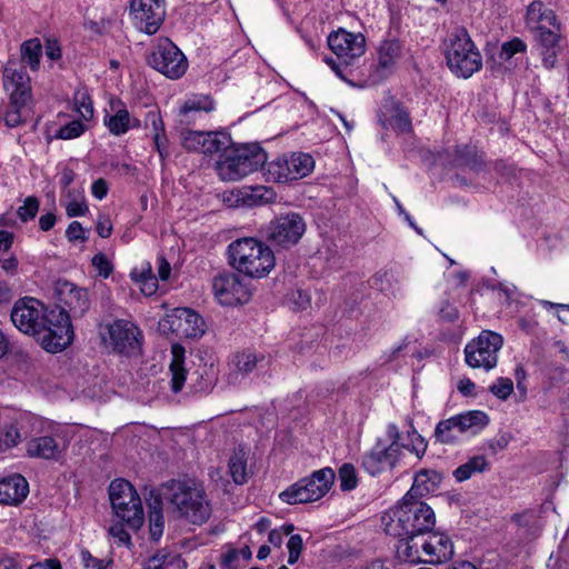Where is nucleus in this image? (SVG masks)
Wrapping results in <instances>:
<instances>
[{
	"label": "nucleus",
	"mask_w": 569,
	"mask_h": 569,
	"mask_svg": "<svg viewBox=\"0 0 569 569\" xmlns=\"http://www.w3.org/2000/svg\"><path fill=\"white\" fill-rule=\"evenodd\" d=\"M490 391L499 399L506 400L513 391L512 380L509 378H499L497 382L490 387Z\"/></svg>",
	"instance_id": "nucleus-53"
},
{
	"label": "nucleus",
	"mask_w": 569,
	"mask_h": 569,
	"mask_svg": "<svg viewBox=\"0 0 569 569\" xmlns=\"http://www.w3.org/2000/svg\"><path fill=\"white\" fill-rule=\"evenodd\" d=\"M112 349L124 356H136L141 351L142 335L139 328L127 320H116L107 326Z\"/></svg>",
	"instance_id": "nucleus-15"
},
{
	"label": "nucleus",
	"mask_w": 569,
	"mask_h": 569,
	"mask_svg": "<svg viewBox=\"0 0 569 569\" xmlns=\"http://www.w3.org/2000/svg\"><path fill=\"white\" fill-rule=\"evenodd\" d=\"M64 450L66 447L60 445L53 436L34 437L26 442V455L29 458L59 460Z\"/></svg>",
	"instance_id": "nucleus-22"
},
{
	"label": "nucleus",
	"mask_w": 569,
	"mask_h": 569,
	"mask_svg": "<svg viewBox=\"0 0 569 569\" xmlns=\"http://www.w3.org/2000/svg\"><path fill=\"white\" fill-rule=\"evenodd\" d=\"M315 167L313 158L308 153L282 156L268 164V174L276 182H289L308 176Z\"/></svg>",
	"instance_id": "nucleus-13"
},
{
	"label": "nucleus",
	"mask_w": 569,
	"mask_h": 569,
	"mask_svg": "<svg viewBox=\"0 0 569 569\" xmlns=\"http://www.w3.org/2000/svg\"><path fill=\"white\" fill-rule=\"evenodd\" d=\"M3 87L9 92L13 103L31 101L30 78L22 64L8 61L3 68Z\"/></svg>",
	"instance_id": "nucleus-20"
},
{
	"label": "nucleus",
	"mask_w": 569,
	"mask_h": 569,
	"mask_svg": "<svg viewBox=\"0 0 569 569\" xmlns=\"http://www.w3.org/2000/svg\"><path fill=\"white\" fill-rule=\"evenodd\" d=\"M21 440V435L16 423L6 425L0 433V446L4 448H12Z\"/></svg>",
	"instance_id": "nucleus-48"
},
{
	"label": "nucleus",
	"mask_w": 569,
	"mask_h": 569,
	"mask_svg": "<svg viewBox=\"0 0 569 569\" xmlns=\"http://www.w3.org/2000/svg\"><path fill=\"white\" fill-rule=\"evenodd\" d=\"M31 101L21 100L19 102L13 103V99H10L9 106L4 113V122L8 127L14 128L22 123L23 118L26 117V112L28 111L29 104Z\"/></svg>",
	"instance_id": "nucleus-42"
},
{
	"label": "nucleus",
	"mask_w": 569,
	"mask_h": 569,
	"mask_svg": "<svg viewBox=\"0 0 569 569\" xmlns=\"http://www.w3.org/2000/svg\"><path fill=\"white\" fill-rule=\"evenodd\" d=\"M267 153L258 143L229 146L217 162L218 174L223 180H239L262 168Z\"/></svg>",
	"instance_id": "nucleus-7"
},
{
	"label": "nucleus",
	"mask_w": 569,
	"mask_h": 569,
	"mask_svg": "<svg viewBox=\"0 0 569 569\" xmlns=\"http://www.w3.org/2000/svg\"><path fill=\"white\" fill-rule=\"evenodd\" d=\"M390 111V108L387 104H385L383 108H381L378 112V123L380 124L382 130H385V133H382L381 136L383 140L388 137L389 124L391 123V118L389 116Z\"/></svg>",
	"instance_id": "nucleus-61"
},
{
	"label": "nucleus",
	"mask_w": 569,
	"mask_h": 569,
	"mask_svg": "<svg viewBox=\"0 0 569 569\" xmlns=\"http://www.w3.org/2000/svg\"><path fill=\"white\" fill-rule=\"evenodd\" d=\"M190 388L194 393H208L217 383L218 372L213 366L200 365L190 375Z\"/></svg>",
	"instance_id": "nucleus-29"
},
{
	"label": "nucleus",
	"mask_w": 569,
	"mask_h": 569,
	"mask_svg": "<svg viewBox=\"0 0 569 569\" xmlns=\"http://www.w3.org/2000/svg\"><path fill=\"white\" fill-rule=\"evenodd\" d=\"M538 41L541 47L542 61L546 68H552L557 60V47L559 42V27L549 24L537 26Z\"/></svg>",
	"instance_id": "nucleus-24"
},
{
	"label": "nucleus",
	"mask_w": 569,
	"mask_h": 569,
	"mask_svg": "<svg viewBox=\"0 0 569 569\" xmlns=\"http://www.w3.org/2000/svg\"><path fill=\"white\" fill-rule=\"evenodd\" d=\"M395 445L410 450L416 453L419 459L426 453L428 446L423 437H421L413 428L411 420L408 423L406 435L393 430V446Z\"/></svg>",
	"instance_id": "nucleus-30"
},
{
	"label": "nucleus",
	"mask_w": 569,
	"mask_h": 569,
	"mask_svg": "<svg viewBox=\"0 0 569 569\" xmlns=\"http://www.w3.org/2000/svg\"><path fill=\"white\" fill-rule=\"evenodd\" d=\"M146 127L149 124L152 127L153 143L159 152V156L163 159L168 156V139L164 132V126L162 118L157 111H149L144 119Z\"/></svg>",
	"instance_id": "nucleus-33"
},
{
	"label": "nucleus",
	"mask_w": 569,
	"mask_h": 569,
	"mask_svg": "<svg viewBox=\"0 0 569 569\" xmlns=\"http://www.w3.org/2000/svg\"><path fill=\"white\" fill-rule=\"evenodd\" d=\"M527 20L529 23H538V26L549 24L555 27L556 16L541 1H533L527 9Z\"/></svg>",
	"instance_id": "nucleus-38"
},
{
	"label": "nucleus",
	"mask_w": 569,
	"mask_h": 569,
	"mask_svg": "<svg viewBox=\"0 0 569 569\" xmlns=\"http://www.w3.org/2000/svg\"><path fill=\"white\" fill-rule=\"evenodd\" d=\"M111 506L123 522L132 529H139L143 523L141 499L132 485L123 479H116L109 486Z\"/></svg>",
	"instance_id": "nucleus-9"
},
{
	"label": "nucleus",
	"mask_w": 569,
	"mask_h": 569,
	"mask_svg": "<svg viewBox=\"0 0 569 569\" xmlns=\"http://www.w3.org/2000/svg\"><path fill=\"white\" fill-rule=\"evenodd\" d=\"M439 313L440 317L448 322H453L459 318L458 309L448 301L442 303Z\"/></svg>",
	"instance_id": "nucleus-59"
},
{
	"label": "nucleus",
	"mask_w": 569,
	"mask_h": 569,
	"mask_svg": "<svg viewBox=\"0 0 569 569\" xmlns=\"http://www.w3.org/2000/svg\"><path fill=\"white\" fill-rule=\"evenodd\" d=\"M391 74V41L383 40L377 50V64L373 67L370 78L373 82L388 79Z\"/></svg>",
	"instance_id": "nucleus-34"
},
{
	"label": "nucleus",
	"mask_w": 569,
	"mask_h": 569,
	"mask_svg": "<svg viewBox=\"0 0 569 569\" xmlns=\"http://www.w3.org/2000/svg\"><path fill=\"white\" fill-rule=\"evenodd\" d=\"M488 466L489 463L485 456H473L453 471V477L458 482H462L470 479L477 472H483Z\"/></svg>",
	"instance_id": "nucleus-37"
},
{
	"label": "nucleus",
	"mask_w": 569,
	"mask_h": 569,
	"mask_svg": "<svg viewBox=\"0 0 569 569\" xmlns=\"http://www.w3.org/2000/svg\"><path fill=\"white\" fill-rule=\"evenodd\" d=\"M229 263L239 273L249 278H264L276 266L273 251L261 240L240 238L228 246Z\"/></svg>",
	"instance_id": "nucleus-3"
},
{
	"label": "nucleus",
	"mask_w": 569,
	"mask_h": 569,
	"mask_svg": "<svg viewBox=\"0 0 569 569\" xmlns=\"http://www.w3.org/2000/svg\"><path fill=\"white\" fill-rule=\"evenodd\" d=\"M109 533L118 539V542L120 545H130L131 542V538H130V535L124 530V528L122 527V525H114L112 527H110L109 529Z\"/></svg>",
	"instance_id": "nucleus-60"
},
{
	"label": "nucleus",
	"mask_w": 569,
	"mask_h": 569,
	"mask_svg": "<svg viewBox=\"0 0 569 569\" xmlns=\"http://www.w3.org/2000/svg\"><path fill=\"white\" fill-rule=\"evenodd\" d=\"M238 196V201L249 207L273 202L277 197L274 190L266 186L243 187Z\"/></svg>",
	"instance_id": "nucleus-32"
},
{
	"label": "nucleus",
	"mask_w": 569,
	"mask_h": 569,
	"mask_svg": "<svg viewBox=\"0 0 569 569\" xmlns=\"http://www.w3.org/2000/svg\"><path fill=\"white\" fill-rule=\"evenodd\" d=\"M396 557L411 563L442 565L452 559L455 547L451 538L441 531H423L407 542L396 543Z\"/></svg>",
	"instance_id": "nucleus-2"
},
{
	"label": "nucleus",
	"mask_w": 569,
	"mask_h": 569,
	"mask_svg": "<svg viewBox=\"0 0 569 569\" xmlns=\"http://www.w3.org/2000/svg\"><path fill=\"white\" fill-rule=\"evenodd\" d=\"M443 476L441 472L432 469L419 470L413 479V483L409 489V498H422L430 492L436 491L442 482Z\"/></svg>",
	"instance_id": "nucleus-25"
},
{
	"label": "nucleus",
	"mask_w": 569,
	"mask_h": 569,
	"mask_svg": "<svg viewBox=\"0 0 569 569\" xmlns=\"http://www.w3.org/2000/svg\"><path fill=\"white\" fill-rule=\"evenodd\" d=\"M340 488L342 491H350L358 485L356 468L351 463H343L339 469Z\"/></svg>",
	"instance_id": "nucleus-45"
},
{
	"label": "nucleus",
	"mask_w": 569,
	"mask_h": 569,
	"mask_svg": "<svg viewBox=\"0 0 569 569\" xmlns=\"http://www.w3.org/2000/svg\"><path fill=\"white\" fill-rule=\"evenodd\" d=\"M170 371H171V375H172V378H171V389L173 392H179L181 391L184 382H186V379H187V371L186 369L183 368V366L177 363V362H171L170 363Z\"/></svg>",
	"instance_id": "nucleus-52"
},
{
	"label": "nucleus",
	"mask_w": 569,
	"mask_h": 569,
	"mask_svg": "<svg viewBox=\"0 0 569 569\" xmlns=\"http://www.w3.org/2000/svg\"><path fill=\"white\" fill-rule=\"evenodd\" d=\"M335 479L336 473L331 468H322L289 486L279 498L288 505L317 501L327 495Z\"/></svg>",
	"instance_id": "nucleus-8"
},
{
	"label": "nucleus",
	"mask_w": 569,
	"mask_h": 569,
	"mask_svg": "<svg viewBox=\"0 0 569 569\" xmlns=\"http://www.w3.org/2000/svg\"><path fill=\"white\" fill-rule=\"evenodd\" d=\"M328 46L338 59L346 64H350L365 53L366 40L361 33L339 29L329 34Z\"/></svg>",
	"instance_id": "nucleus-19"
},
{
	"label": "nucleus",
	"mask_w": 569,
	"mask_h": 569,
	"mask_svg": "<svg viewBox=\"0 0 569 569\" xmlns=\"http://www.w3.org/2000/svg\"><path fill=\"white\" fill-rule=\"evenodd\" d=\"M42 47L38 39H30L21 46L22 61L30 67L31 70H37L40 63Z\"/></svg>",
	"instance_id": "nucleus-41"
},
{
	"label": "nucleus",
	"mask_w": 569,
	"mask_h": 569,
	"mask_svg": "<svg viewBox=\"0 0 569 569\" xmlns=\"http://www.w3.org/2000/svg\"><path fill=\"white\" fill-rule=\"evenodd\" d=\"M287 548L289 551L288 563L293 565L298 561L303 548L302 537L292 535L288 540Z\"/></svg>",
	"instance_id": "nucleus-54"
},
{
	"label": "nucleus",
	"mask_w": 569,
	"mask_h": 569,
	"mask_svg": "<svg viewBox=\"0 0 569 569\" xmlns=\"http://www.w3.org/2000/svg\"><path fill=\"white\" fill-rule=\"evenodd\" d=\"M264 356H257L250 351L237 352L232 356L230 365L234 370L242 375H248L253 371L258 362L263 361Z\"/></svg>",
	"instance_id": "nucleus-39"
},
{
	"label": "nucleus",
	"mask_w": 569,
	"mask_h": 569,
	"mask_svg": "<svg viewBox=\"0 0 569 569\" xmlns=\"http://www.w3.org/2000/svg\"><path fill=\"white\" fill-rule=\"evenodd\" d=\"M28 569H62L58 559H47L42 562L31 565Z\"/></svg>",
	"instance_id": "nucleus-64"
},
{
	"label": "nucleus",
	"mask_w": 569,
	"mask_h": 569,
	"mask_svg": "<svg viewBox=\"0 0 569 569\" xmlns=\"http://www.w3.org/2000/svg\"><path fill=\"white\" fill-rule=\"evenodd\" d=\"M212 288L218 301L223 306L242 305L251 297L248 286L233 272L218 274L213 279Z\"/></svg>",
	"instance_id": "nucleus-16"
},
{
	"label": "nucleus",
	"mask_w": 569,
	"mask_h": 569,
	"mask_svg": "<svg viewBox=\"0 0 569 569\" xmlns=\"http://www.w3.org/2000/svg\"><path fill=\"white\" fill-rule=\"evenodd\" d=\"M206 131L187 130L182 132V146L188 151L200 152Z\"/></svg>",
	"instance_id": "nucleus-47"
},
{
	"label": "nucleus",
	"mask_w": 569,
	"mask_h": 569,
	"mask_svg": "<svg viewBox=\"0 0 569 569\" xmlns=\"http://www.w3.org/2000/svg\"><path fill=\"white\" fill-rule=\"evenodd\" d=\"M80 556L84 569H108L111 563V561L93 557L88 550H81Z\"/></svg>",
	"instance_id": "nucleus-55"
},
{
	"label": "nucleus",
	"mask_w": 569,
	"mask_h": 569,
	"mask_svg": "<svg viewBox=\"0 0 569 569\" xmlns=\"http://www.w3.org/2000/svg\"><path fill=\"white\" fill-rule=\"evenodd\" d=\"M103 121L113 136L124 134L130 128H139L141 126L140 120L131 117L126 108L117 110L112 116H106Z\"/></svg>",
	"instance_id": "nucleus-31"
},
{
	"label": "nucleus",
	"mask_w": 569,
	"mask_h": 569,
	"mask_svg": "<svg viewBox=\"0 0 569 569\" xmlns=\"http://www.w3.org/2000/svg\"><path fill=\"white\" fill-rule=\"evenodd\" d=\"M150 535L153 540H159L163 533L164 519L162 515V501L159 497L149 505Z\"/></svg>",
	"instance_id": "nucleus-40"
},
{
	"label": "nucleus",
	"mask_w": 569,
	"mask_h": 569,
	"mask_svg": "<svg viewBox=\"0 0 569 569\" xmlns=\"http://www.w3.org/2000/svg\"><path fill=\"white\" fill-rule=\"evenodd\" d=\"M510 439L511 437L508 433L498 435L497 437L488 440L487 449L491 455H497L508 447Z\"/></svg>",
	"instance_id": "nucleus-57"
},
{
	"label": "nucleus",
	"mask_w": 569,
	"mask_h": 569,
	"mask_svg": "<svg viewBox=\"0 0 569 569\" xmlns=\"http://www.w3.org/2000/svg\"><path fill=\"white\" fill-rule=\"evenodd\" d=\"M130 12L136 26L148 34H154L164 19L163 0H130Z\"/></svg>",
	"instance_id": "nucleus-17"
},
{
	"label": "nucleus",
	"mask_w": 569,
	"mask_h": 569,
	"mask_svg": "<svg viewBox=\"0 0 569 569\" xmlns=\"http://www.w3.org/2000/svg\"><path fill=\"white\" fill-rule=\"evenodd\" d=\"M206 138L202 141L201 153L211 156L221 152L224 153L231 144L230 137L227 133L219 131H208L204 133Z\"/></svg>",
	"instance_id": "nucleus-36"
},
{
	"label": "nucleus",
	"mask_w": 569,
	"mask_h": 569,
	"mask_svg": "<svg viewBox=\"0 0 569 569\" xmlns=\"http://www.w3.org/2000/svg\"><path fill=\"white\" fill-rule=\"evenodd\" d=\"M161 326L180 338H198L204 333L202 318L189 308L174 309L163 319Z\"/></svg>",
	"instance_id": "nucleus-18"
},
{
	"label": "nucleus",
	"mask_w": 569,
	"mask_h": 569,
	"mask_svg": "<svg viewBox=\"0 0 569 569\" xmlns=\"http://www.w3.org/2000/svg\"><path fill=\"white\" fill-rule=\"evenodd\" d=\"M60 301L69 308L73 317H81L90 307L89 295L86 289L78 288L64 281L58 289Z\"/></svg>",
	"instance_id": "nucleus-23"
},
{
	"label": "nucleus",
	"mask_w": 569,
	"mask_h": 569,
	"mask_svg": "<svg viewBox=\"0 0 569 569\" xmlns=\"http://www.w3.org/2000/svg\"><path fill=\"white\" fill-rule=\"evenodd\" d=\"M66 197L69 199L68 203L66 204V212L68 217H81L88 212V206L79 192L69 189L66 192Z\"/></svg>",
	"instance_id": "nucleus-43"
},
{
	"label": "nucleus",
	"mask_w": 569,
	"mask_h": 569,
	"mask_svg": "<svg viewBox=\"0 0 569 569\" xmlns=\"http://www.w3.org/2000/svg\"><path fill=\"white\" fill-rule=\"evenodd\" d=\"M40 202L37 197L30 196L24 199L22 206L17 210V216L22 222L31 221L36 218L39 211Z\"/></svg>",
	"instance_id": "nucleus-46"
},
{
	"label": "nucleus",
	"mask_w": 569,
	"mask_h": 569,
	"mask_svg": "<svg viewBox=\"0 0 569 569\" xmlns=\"http://www.w3.org/2000/svg\"><path fill=\"white\" fill-rule=\"evenodd\" d=\"M306 232L303 218L296 212L280 214L268 228V240L280 248L296 246Z\"/></svg>",
	"instance_id": "nucleus-14"
},
{
	"label": "nucleus",
	"mask_w": 569,
	"mask_h": 569,
	"mask_svg": "<svg viewBox=\"0 0 569 569\" xmlns=\"http://www.w3.org/2000/svg\"><path fill=\"white\" fill-rule=\"evenodd\" d=\"M214 109V102L209 96H196L183 102L180 108V122L190 124L196 120L200 112H211Z\"/></svg>",
	"instance_id": "nucleus-28"
},
{
	"label": "nucleus",
	"mask_w": 569,
	"mask_h": 569,
	"mask_svg": "<svg viewBox=\"0 0 569 569\" xmlns=\"http://www.w3.org/2000/svg\"><path fill=\"white\" fill-rule=\"evenodd\" d=\"M10 318L19 331L34 337L48 352H60L72 341L70 315L58 307L49 309L36 298L18 299Z\"/></svg>",
	"instance_id": "nucleus-1"
},
{
	"label": "nucleus",
	"mask_w": 569,
	"mask_h": 569,
	"mask_svg": "<svg viewBox=\"0 0 569 569\" xmlns=\"http://www.w3.org/2000/svg\"><path fill=\"white\" fill-rule=\"evenodd\" d=\"M84 130H86V127L80 120H72L71 122L61 127L57 131L56 138L62 139V140L78 138L79 136H81L84 132Z\"/></svg>",
	"instance_id": "nucleus-49"
},
{
	"label": "nucleus",
	"mask_w": 569,
	"mask_h": 569,
	"mask_svg": "<svg viewBox=\"0 0 569 569\" xmlns=\"http://www.w3.org/2000/svg\"><path fill=\"white\" fill-rule=\"evenodd\" d=\"M66 236H67L68 240L71 242L87 240L84 229L82 228V226L79 221H72L68 226V228L66 230Z\"/></svg>",
	"instance_id": "nucleus-58"
},
{
	"label": "nucleus",
	"mask_w": 569,
	"mask_h": 569,
	"mask_svg": "<svg viewBox=\"0 0 569 569\" xmlns=\"http://www.w3.org/2000/svg\"><path fill=\"white\" fill-rule=\"evenodd\" d=\"M503 346L501 335L482 330L480 335L465 347V360L471 368L489 371L497 366L498 353Z\"/></svg>",
	"instance_id": "nucleus-10"
},
{
	"label": "nucleus",
	"mask_w": 569,
	"mask_h": 569,
	"mask_svg": "<svg viewBox=\"0 0 569 569\" xmlns=\"http://www.w3.org/2000/svg\"><path fill=\"white\" fill-rule=\"evenodd\" d=\"M169 489L170 503L181 519L198 526L209 520L212 508L202 482L194 479L172 480Z\"/></svg>",
	"instance_id": "nucleus-4"
},
{
	"label": "nucleus",
	"mask_w": 569,
	"mask_h": 569,
	"mask_svg": "<svg viewBox=\"0 0 569 569\" xmlns=\"http://www.w3.org/2000/svg\"><path fill=\"white\" fill-rule=\"evenodd\" d=\"M411 118L408 110L399 103L393 104V130L407 133L411 132Z\"/></svg>",
	"instance_id": "nucleus-44"
},
{
	"label": "nucleus",
	"mask_w": 569,
	"mask_h": 569,
	"mask_svg": "<svg viewBox=\"0 0 569 569\" xmlns=\"http://www.w3.org/2000/svg\"><path fill=\"white\" fill-rule=\"evenodd\" d=\"M97 232L101 238H109L112 233V223L108 217H100L97 222Z\"/></svg>",
	"instance_id": "nucleus-62"
},
{
	"label": "nucleus",
	"mask_w": 569,
	"mask_h": 569,
	"mask_svg": "<svg viewBox=\"0 0 569 569\" xmlns=\"http://www.w3.org/2000/svg\"><path fill=\"white\" fill-rule=\"evenodd\" d=\"M445 58L449 70L458 78L469 79L482 68V57L465 29H458L445 41Z\"/></svg>",
	"instance_id": "nucleus-5"
},
{
	"label": "nucleus",
	"mask_w": 569,
	"mask_h": 569,
	"mask_svg": "<svg viewBox=\"0 0 569 569\" xmlns=\"http://www.w3.org/2000/svg\"><path fill=\"white\" fill-rule=\"evenodd\" d=\"M248 458L249 451L242 446L236 448L229 458V473L237 485L246 483L251 477V470L248 467Z\"/></svg>",
	"instance_id": "nucleus-27"
},
{
	"label": "nucleus",
	"mask_w": 569,
	"mask_h": 569,
	"mask_svg": "<svg viewBox=\"0 0 569 569\" xmlns=\"http://www.w3.org/2000/svg\"><path fill=\"white\" fill-rule=\"evenodd\" d=\"M489 421V416L485 411H466L438 422L435 437L442 443H453L458 440L460 433L467 431L477 433L482 430Z\"/></svg>",
	"instance_id": "nucleus-11"
},
{
	"label": "nucleus",
	"mask_w": 569,
	"mask_h": 569,
	"mask_svg": "<svg viewBox=\"0 0 569 569\" xmlns=\"http://www.w3.org/2000/svg\"><path fill=\"white\" fill-rule=\"evenodd\" d=\"M453 161L458 166L469 167L473 171H480L485 164L482 153H478L477 149L472 146L456 147Z\"/></svg>",
	"instance_id": "nucleus-35"
},
{
	"label": "nucleus",
	"mask_w": 569,
	"mask_h": 569,
	"mask_svg": "<svg viewBox=\"0 0 569 569\" xmlns=\"http://www.w3.org/2000/svg\"><path fill=\"white\" fill-rule=\"evenodd\" d=\"M74 102L82 119L90 120L93 117L92 101L86 92H77Z\"/></svg>",
	"instance_id": "nucleus-50"
},
{
	"label": "nucleus",
	"mask_w": 569,
	"mask_h": 569,
	"mask_svg": "<svg viewBox=\"0 0 569 569\" xmlns=\"http://www.w3.org/2000/svg\"><path fill=\"white\" fill-rule=\"evenodd\" d=\"M526 49H527V46L521 39L513 38L510 41L502 43L501 51H500V58L502 60H509L516 53L525 52Z\"/></svg>",
	"instance_id": "nucleus-51"
},
{
	"label": "nucleus",
	"mask_w": 569,
	"mask_h": 569,
	"mask_svg": "<svg viewBox=\"0 0 569 569\" xmlns=\"http://www.w3.org/2000/svg\"><path fill=\"white\" fill-rule=\"evenodd\" d=\"M391 443L388 440L378 439L375 447L362 459L365 470L375 476L383 471L389 463Z\"/></svg>",
	"instance_id": "nucleus-26"
},
{
	"label": "nucleus",
	"mask_w": 569,
	"mask_h": 569,
	"mask_svg": "<svg viewBox=\"0 0 569 569\" xmlns=\"http://www.w3.org/2000/svg\"><path fill=\"white\" fill-rule=\"evenodd\" d=\"M397 543L407 542L411 537L431 530L436 523V516L431 507L421 501L419 497L409 498L407 492L396 509Z\"/></svg>",
	"instance_id": "nucleus-6"
},
{
	"label": "nucleus",
	"mask_w": 569,
	"mask_h": 569,
	"mask_svg": "<svg viewBox=\"0 0 569 569\" xmlns=\"http://www.w3.org/2000/svg\"><path fill=\"white\" fill-rule=\"evenodd\" d=\"M29 493V483L20 473H12L0 479V505L18 506Z\"/></svg>",
	"instance_id": "nucleus-21"
},
{
	"label": "nucleus",
	"mask_w": 569,
	"mask_h": 569,
	"mask_svg": "<svg viewBox=\"0 0 569 569\" xmlns=\"http://www.w3.org/2000/svg\"><path fill=\"white\" fill-rule=\"evenodd\" d=\"M92 194L101 200L103 199L108 193V184L107 181L102 178L97 179L91 187Z\"/></svg>",
	"instance_id": "nucleus-63"
},
{
	"label": "nucleus",
	"mask_w": 569,
	"mask_h": 569,
	"mask_svg": "<svg viewBox=\"0 0 569 569\" xmlns=\"http://www.w3.org/2000/svg\"><path fill=\"white\" fill-rule=\"evenodd\" d=\"M148 63L170 79L181 78L188 61L180 49L169 39H160L148 57Z\"/></svg>",
	"instance_id": "nucleus-12"
},
{
	"label": "nucleus",
	"mask_w": 569,
	"mask_h": 569,
	"mask_svg": "<svg viewBox=\"0 0 569 569\" xmlns=\"http://www.w3.org/2000/svg\"><path fill=\"white\" fill-rule=\"evenodd\" d=\"M91 263L103 278H108L113 270L111 262L103 253L94 254Z\"/></svg>",
	"instance_id": "nucleus-56"
}]
</instances>
